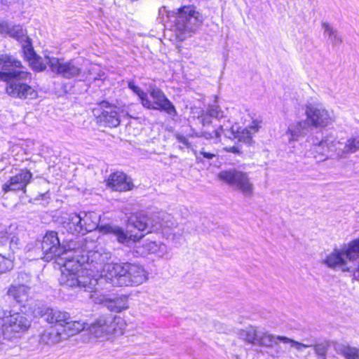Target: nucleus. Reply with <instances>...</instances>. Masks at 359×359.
Instances as JSON below:
<instances>
[{"mask_svg": "<svg viewBox=\"0 0 359 359\" xmlns=\"http://www.w3.org/2000/svg\"><path fill=\"white\" fill-rule=\"evenodd\" d=\"M31 325V321L20 313H11L0 308V340L15 341L20 338ZM8 346L0 341V351Z\"/></svg>", "mask_w": 359, "mask_h": 359, "instance_id": "nucleus-1", "label": "nucleus"}, {"mask_svg": "<svg viewBox=\"0 0 359 359\" xmlns=\"http://www.w3.org/2000/svg\"><path fill=\"white\" fill-rule=\"evenodd\" d=\"M109 278L113 285L137 286L147 279L144 267L136 263H115L108 270Z\"/></svg>", "mask_w": 359, "mask_h": 359, "instance_id": "nucleus-2", "label": "nucleus"}, {"mask_svg": "<svg viewBox=\"0 0 359 359\" xmlns=\"http://www.w3.org/2000/svg\"><path fill=\"white\" fill-rule=\"evenodd\" d=\"M305 116L306 121H297L289 128L288 132L292 140H297L299 136L303 135L307 126L313 128H325L333 121L329 111L316 104H306Z\"/></svg>", "mask_w": 359, "mask_h": 359, "instance_id": "nucleus-3", "label": "nucleus"}, {"mask_svg": "<svg viewBox=\"0 0 359 359\" xmlns=\"http://www.w3.org/2000/svg\"><path fill=\"white\" fill-rule=\"evenodd\" d=\"M124 327V320L120 316L106 313L95 318L87 330L95 338L105 340L112 335L123 334Z\"/></svg>", "mask_w": 359, "mask_h": 359, "instance_id": "nucleus-4", "label": "nucleus"}, {"mask_svg": "<svg viewBox=\"0 0 359 359\" xmlns=\"http://www.w3.org/2000/svg\"><path fill=\"white\" fill-rule=\"evenodd\" d=\"M20 75L11 77L6 81V93L11 97L20 100H35L39 97L38 90L31 84L32 74L29 71L19 70Z\"/></svg>", "mask_w": 359, "mask_h": 359, "instance_id": "nucleus-5", "label": "nucleus"}, {"mask_svg": "<svg viewBox=\"0 0 359 359\" xmlns=\"http://www.w3.org/2000/svg\"><path fill=\"white\" fill-rule=\"evenodd\" d=\"M81 268V263L76 259H67L61 265V275L59 283L66 289L86 290L90 283V278L86 276H78V272Z\"/></svg>", "mask_w": 359, "mask_h": 359, "instance_id": "nucleus-6", "label": "nucleus"}, {"mask_svg": "<svg viewBox=\"0 0 359 359\" xmlns=\"http://www.w3.org/2000/svg\"><path fill=\"white\" fill-rule=\"evenodd\" d=\"M172 31L178 41H183L194 29L189 26L191 18L203 22L201 13L196 10L194 4L182 6L177 9Z\"/></svg>", "mask_w": 359, "mask_h": 359, "instance_id": "nucleus-7", "label": "nucleus"}, {"mask_svg": "<svg viewBox=\"0 0 359 359\" xmlns=\"http://www.w3.org/2000/svg\"><path fill=\"white\" fill-rule=\"evenodd\" d=\"M96 125L106 128H116L121 125V118L119 107L107 100H102L92 109Z\"/></svg>", "mask_w": 359, "mask_h": 359, "instance_id": "nucleus-8", "label": "nucleus"}, {"mask_svg": "<svg viewBox=\"0 0 359 359\" xmlns=\"http://www.w3.org/2000/svg\"><path fill=\"white\" fill-rule=\"evenodd\" d=\"M217 179L224 184L233 186L244 196L251 197L254 193V186L247 172L236 168L221 170Z\"/></svg>", "mask_w": 359, "mask_h": 359, "instance_id": "nucleus-9", "label": "nucleus"}, {"mask_svg": "<svg viewBox=\"0 0 359 359\" xmlns=\"http://www.w3.org/2000/svg\"><path fill=\"white\" fill-rule=\"evenodd\" d=\"M142 105L147 109L164 111L172 116H175L177 114L174 104L166 97L163 91L156 86H150Z\"/></svg>", "mask_w": 359, "mask_h": 359, "instance_id": "nucleus-10", "label": "nucleus"}, {"mask_svg": "<svg viewBox=\"0 0 359 359\" xmlns=\"http://www.w3.org/2000/svg\"><path fill=\"white\" fill-rule=\"evenodd\" d=\"M224 117V111L217 104L210 105L206 111L201 112L198 116L203 126L201 137L209 140L219 139L224 131L222 126H215L211 129L210 125L213 118L219 120Z\"/></svg>", "mask_w": 359, "mask_h": 359, "instance_id": "nucleus-11", "label": "nucleus"}, {"mask_svg": "<svg viewBox=\"0 0 359 359\" xmlns=\"http://www.w3.org/2000/svg\"><path fill=\"white\" fill-rule=\"evenodd\" d=\"M62 224L69 233L76 236H84L97 226L96 222L92 221L90 214L85 213L81 217L76 212L69 214Z\"/></svg>", "mask_w": 359, "mask_h": 359, "instance_id": "nucleus-12", "label": "nucleus"}, {"mask_svg": "<svg viewBox=\"0 0 359 359\" xmlns=\"http://www.w3.org/2000/svg\"><path fill=\"white\" fill-rule=\"evenodd\" d=\"M240 338L248 344L271 348L277 344L280 336H276L269 333L265 329L249 326L242 330L239 333Z\"/></svg>", "mask_w": 359, "mask_h": 359, "instance_id": "nucleus-13", "label": "nucleus"}, {"mask_svg": "<svg viewBox=\"0 0 359 359\" xmlns=\"http://www.w3.org/2000/svg\"><path fill=\"white\" fill-rule=\"evenodd\" d=\"M90 298L98 304H102L108 310L114 313H121L129 308L127 294L120 293H93Z\"/></svg>", "mask_w": 359, "mask_h": 359, "instance_id": "nucleus-14", "label": "nucleus"}, {"mask_svg": "<svg viewBox=\"0 0 359 359\" xmlns=\"http://www.w3.org/2000/svg\"><path fill=\"white\" fill-rule=\"evenodd\" d=\"M43 259L46 262H57L67 250L61 245L58 233L55 231H47L41 241Z\"/></svg>", "mask_w": 359, "mask_h": 359, "instance_id": "nucleus-15", "label": "nucleus"}, {"mask_svg": "<svg viewBox=\"0 0 359 359\" xmlns=\"http://www.w3.org/2000/svg\"><path fill=\"white\" fill-rule=\"evenodd\" d=\"M33 179L32 172L27 168H22L18 173L11 176L1 186V190L4 194L8 192L27 193V187Z\"/></svg>", "mask_w": 359, "mask_h": 359, "instance_id": "nucleus-16", "label": "nucleus"}, {"mask_svg": "<svg viewBox=\"0 0 359 359\" xmlns=\"http://www.w3.org/2000/svg\"><path fill=\"white\" fill-rule=\"evenodd\" d=\"M104 182L106 187L113 192H129L135 187L133 178L122 170L111 172Z\"/></svg>", "mask_w": 359, "mask_h": 359, "instance_id": "nucleus-17", "label": "nucleus"}, {"mask_svg": "<svg viewBox=\"0 0 359 359\" xmlns=\"http://www.w3.org/2000/svg\"><path fill=\"white\" fill-rule=\"evenodd\" d=\"M23 68L22 62L10 54H0V81H8L11 77L20 76Z\"/></svg>", "mask_w": 359, "mask_h": 359, "instance_id": "nucleus-18", "label": "nucleus"}, {"mask_svg": "<svg viewBox=\"0 0 359 359\" xmlns=\"http://www.w3.org/2000/svg\"><path fill=\"white\" fill-rule=\"evenodd\" d=\"M48 65L51 71L65 78H72L81 74V69L72 60L63 62L57 57H48Z\"/></svg>", "mask_w": 359, "mask_h": 359, "instance_id": "nucleus-19", "label": "nucleus"}, {"mask_svg": "<svg viewBox=\"0 0 359 359\" xmlns=\"http://www.w3.org/2000/svg\"><path fill=\"white\" fill-rule=\"evenodd\" d=\"M22 57L34 72H41L46 69V65L34 50L32 43L22 44Z\"/></svg>", "mask_w": 359, "mask_h": 359, "instance_id": "nucleus-20", "label": "nucleus"}, {"mask_svg": "<svg viewBox=\"0 0 359 359\" xmlns=\"http://www.w3.org/2000/svg\"><path fill=\"white\" fill-rule=\"evenodd\" d=\"M40 309L37 313L44 318L47 323L50 324L55 323L63 327L67 320L70 319V315L65 311L48 307H43Z\"/></svg>", "mask_w": 359, "mask_h": 359, "instance_id": "nucleus-21", "label": "nucleus"}, {"mask_svg": "<svg viewBox=\"0 0 359 359\" xmlns=\"http://www.w3.org/2000/svg\"><path fill=\"white\" fill-rule=\"evenodd\" d=\"M118 243L124 244L132 241L133 243H137L142 240L145 234L133 233L132 231H124V229L118 226H116L114 235Z\"/></svg>", "mask_w": 359, "mask_h": 359, "instance_id": "nucleus-22", "label": "nucleus"}, {"mask_svg": "<svg viewBox=\"0 0 359 359\" xmlns=\"http://www.w3.org/2000/svg\"><path fill=\"white\" fill-rule=\"evenodd\" d=\"M344 255V251L334 250L326 257L325 263L330 268H341L344 271H348V268L346 267Z\"/></svg>", "mask_w": 359, "mask_h": 359, "instance_id": "nucleus-23", "label": "nucleus"}, {"mask_svg": "<svg viewBox=\"0 0 359 359\" xmlns=\"http://www.w3.org/2000/svg\"><path fill=\"white\" fill-rule=\"evenodd\" d=\"M63 339H66V337L63 335L62 332H60L54 328H50L43 331L41 334L39 341L44 344L53 345L59 343Z\"/></svg>", "mask_w": 359, "mask_h": 359, "instance_id": "nucleus-24", "label": "nucleus"}, {"mask_svg": "<svg viewBox=\"0 0 359 359\" xmlns=\"http://www.w3.org/2000/svg\"><path fill=\"white\" fill-rule=\"evenodd\" d=\"M88 324L82 320H67L65 326L63 327L62 334L66 339L70 336H74L80 333L84 330L86 327L88 328Z\"/></svg>", "mask_w": 359, "mask_h": 359, "instance_id": "nucleus-25", "label": "nucleus"}, {"mask_svg": "<svg viewBox=\"0 0 359 359\" xmlns=\"http://www.w3.org/2000/svg\"><path fill=\"white\" fill-rule=\"evenodd\" d=\"M9 36L18 41L20 43L30 44L32 39L27 36V32L21 25H13L11 27Z\"/></svg>", "mask_w": 359, "mask_h": 359, "instance_id": "nucleus-26", "label": "nucleus"}, {"mask_svg": "<svg viewBox=\"0 0 359 359\" xmlns=\"http://www.w3.org/2000/svg\"><path fill=\"white\" fill-rule=\"evenodd\" d=\"M233 134L238 142L245 144L247 146H251L254 142L252 132L249 128L238 127L237 129L233 132Z\"/></svg>", "mask_w": 359, "mask_h": 359, "instance_id": "nucleus-27", "label": "nucleus"}, {"mask_svg": "<svg viewBox=\"0 0 359 359\" xmlns=\"http://www.w3.org/2000/svg\"><path fill=\"white\" fill-rule=\"evenodd\" d=\"M337 353L346 359H359V348L344 344H337L335 346Z\"/></svg>", "mask_w": 359, "mask_h": 359, "instance_id": "nucleus-28", "label": "nucleus"}, {"mask_svg": "<svg viewBox=\"0 0 359 359\" xmlns=\"http://www.w3.org/2000/svg\"><path fill=\"white\" fill-rule=\"evenodd\" d=\"M147 221L148 218L146 215L137 214L130 218L128 224L139 231H144L147 229Z\"/></svg>", "mask_w": 359, "mask_h": 359, "instance_id": "nucleus-29", "label": "nucleus"}, {"mask_svg": "<svg viewBox=\"0 0 359 359\" xmlns=\"http://www.w3.org/2000/svg\"><path fill=\"white\" fill-rule=\"evenodd\" d=\"M344 254L349 259L359 256V238L350 242L348 247L344 250Z\"/></svg>", "mask_w": 359, "mask_h": 359, "instance_id": "nucleus-30", "label": "nucleus"}, {"mask_svg": "<svg viewBox=\"0 0 359 359\" xmlns=\"http://www.w3.org/2000/svg\"><path fill=\"white\" fill-rule=\"evenodd\" d=\"M334 147V142H330L327 140H322L317 145L315 146L314 149L316 153L323 156L327 152L332 151V147Z\"/></svg>", "mask_w": 359, "mask_h": 359, "instance_id": "nucleus-31", "label": "nucleus"}, {"mask_svg": "<svg viewBox=\"0 0 359 359\" xmlns=\"http://www.w3.org/2000/svg\"><path fill=\"white\" fill-rule=\"evenodd\" d=\"M359 150V137H353L348 139L344 147V152L346 154L355 153Z\"/></svg>", "mask_w": 359, "mask_h": 359, "instance_id": "nucleus-32", "label": "nucleus"}, {"mask_svg": "<svg viewBox=\"0 0 359 359\" xmlns=\"http://www.w3.org/2000/svg\"><path fill=\"white\" fill-rule=\"evenodd\" d=\"M278 339L280 341H282L285 344H290V347L295 348L297 351H302L303 349L305 348L312 347V344H306L300 343L299 341H294L292 339L283 336H280Z\"/></svg>", "mask_w": 359, "mask_h": 359, "instance_id": "nucleus-33", "label": "nucleus"}, {"mask_svg": "<svg viewBox=\"0 0 359 359\" xmlns=\"http://www.w3.org/2000/svg\"><path fill=\"white\" fill-rule=\"evenodd\" d=\"M312 346L313 347L315 353L318 358L326 359V355L329 346L327 342H321L315 345H312Z\"/></svg>", "mask_w": 359, "mask_h": 359, "instance_id": "nucleus-34", "label": "nucleus"}, {"mask_svg": "<svg viewBox=\"0 0 359 359\" xmlns=\"http://www.w3.org/2000/svg\"><path fill=\"white\" fill-rule=\"evenodd\" d=\"M143 248L147 254H156L160 251L161 244L156 241H149L143 245Z\"/></svg>", "mask_w": 359, "mask_h": 359, "instance_id": "nucleus-35", "label": "nucleus"}, {"mask_svg": "<svg viewBox=\"0 0 359 359\" xmlns=\"http://www.w3.org/2000/svg\"><path fill=\"white\" fill-rule=\"evenodd\" d=\"M12 269V262L8 258L0 255V274L6 273Z\"/></svg>", "mask_w": 359, "mask_h": 359, "instance_id": "nucleus-36", "label": "nucleus"}, {"mask_svg": "<svg viewBox=\"0 0 359 359\" xmlns=\"http://www.w3.org/2000/svg\"><path fill=\"white\" fill-rule=\"evenodd\" d=\"M128 86L133 93H135L138 96L140 102L142 103L147 93L142 90L139 86L135 85V83L133 81H129L128 83Z\"/></svg>", "mask_w": 359, "mask_h": 359, "instance_id": "nucleus-37", "label": "nucleus"}, {"mask_svg": "<svg viewBox=\"0 0 359 359\" xmlns=\"http://www.w3.org/2000/svg\"><path fill=\"white\" fill-rule=\"evenodd\" d=\"M27 293H7L8 299H14L19 304H22L27 301Z\"/></svg>", "mask_w": 359, "mask_h": 359, "instance_id": "nucleus-38", "label": "nucleus"}, {"mask_svg": "<svg viewBox=\"0 0 359 359\" xmlns=\"http://www.w3.org/2000/svg\"><path fill=\"white\" fill-rule=\"evenodd\" d=\"M116 226L105 224L100 227V232L102 234L114 235Z\"/></svg>", "mask_w": 359, "mask_h": 359, "instance_id": "nucleus-39", "label": "nucleus"}, {"mask_svg": "<svg viewBox=\"0 0 359 359\" xmlns=\"http://www.w3.org/2000/svg\"><path fill=\"white\" fill-rule=\"evenodd\" d=\"M223 150L227 153H233L238 155L242 154V151L238 146L226 147L223 148Z\"/></svg>", "mask_w": 359, "mask_h": 359, "instance_id": "nucleus-40", "label": "nucleus"}, {"mask_svg": "<svg viewBox=\"0 0 359 359\" xmlns=\"http://www.w3.org/2000/svg\"><path fill=\"white\" fill-rule=\"evenodd\" d=\"M246 128H249V130L252 132V135H253L259 131L260 128L259 122L257 120H254L252 121V123Z\"/></svg>", "mask_w": 359, "mask_h": 359, "instance_id": "nucleus-41", "label": "nucleus"}, {"mask_svg": "<svg viewBox=\"0 0 359 359\" xmlns=\"http://www.w3.org/2000/svg\"><path fill=\"white\" fill-rule=\"evenodd\" d=\"M11 27L6 22H1L0 23V33L2 34L9 35V32L11 31Z\"/></svg>", "mask_w": 359, "mask_h": 359, "instance_id": "nucleus-42", "label": "nucleus"}, {"mask_svg": "<svg viewBox=\"0 0 359 359\" xmlns=\"http://www.w3.org/2000/svg\"><path fill=\"white\" fill-rule=\"evenodd\" d=\"M13 288L16 292H26L27 290H29L31 287L27 285L18 284L16 286H13Z\"/></svg>", "mask_w": 359, "mask_h": 359, "instance_id": "nucleus-43", "label": "nucleus"}, {"mask_svg": "<svg viewBox=\"0 0 359 359\" xmlns=\"http://www.w3.org/2000/svg\"><path fill=\"white\" fill-rule=\"evenodd\" d=\"M177 140L179 142L182 143L183 144H184L187 147H188L189 144L188 139L187 138V137H185L184 135H178L177 136Z\"/></svg>", "mask_w": 359, "mask_h": 359, "instance_id": "nucleus-44", "label": "nucleus"}, {"mask_svg": "<svg viewBox=\"0 0 359 359\" xmlns=\"http://www.w3.org/2000/svg\"><path fill=\"white\" fill-rule=\"evenodd\" d=\"M200 154L203 156L204 158L207 159H212L214 157H215V154L210 152L205 151L203 150L200 151Z\"/></svg>", "mask_w": 359, "mask_h": 359, "instance_id": "nucleus-45", "label": "nucleus"}]
</instances>
